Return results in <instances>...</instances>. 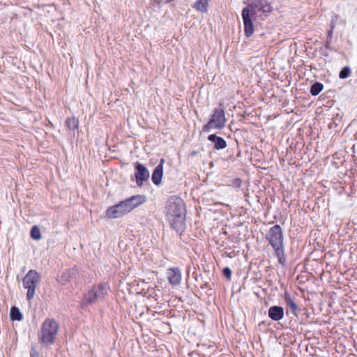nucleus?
Returning <instances> with one entry per match:
<instances>
[{
	"label": "nucleus",
	"mask_w": 357,
	"mask_h": 357,
	"mask_svg": "<svg viewBox=\"0 0 357 357\" xmlns=\"http://www.w3.org/2000/svg\"><path fill=\"white\" fill-rule=\"evenodd\" d=\"M166 216L172 227L181 234L185 229V207L181 199L171 197L165 204Z\"/></svg>",
	"instance_id": "nucleus-1"
},
{
	"label": "nucleus",
	"mask_w": 357,
	"mask_h": 357,
	"mask_svg": "<svg viewBox=\"0 0 357 357\" xmlns=\"http://www.w3.org/2000/svg\"><path fill=\"white\" fill-rule=\"evenodd\" d=\"M265 239L268 244L273 250L274 255L278 259V263L284 266L287 261V256L284 248V232L279 225H275L266 232Z\"/></svg>",
	"instance_id": "nucleus-2"
},
{
	"label": "nucleus",
	"mask_w": 357,
	"mask_h": 357,
	"mask_svg": "<svg viewBox=\"0 0 357 357\" xmlns=\"http://www.w3.org/2000/svg\"><path fill=\"white\" fill-rule=\"evenodd\" d=\"M146 202L144 195H137L109 207L106 211L107 216L110 219L119 218Z\"/></svg>",
	"instance_id": "nucleus-3"
},
{
	"label": "nucleus",
	"mask_w": 357,
	"mask_h": 357,
	"mask_svg": "<svg viewBox=\"0 0 357 357\" xmlns=\"http://www.w3.org/2000/svg\"><path fill=\"white\" fill-rule=\"evenodd\" d=\"M59 325L54 319H46L41 326L39 340L41 345L49 347L55 342Z\"/></svg>",
	"instance_id": "nucleus-4"
},
{
	"label": "nucleus",
	"mask_w": 357,
	"mask_h": 357,
	"mask_svg": "<svg viewBox=\"0 0 357 357\" xmlns=\"http://www.w3.org/2000/svg\"><path fill=\"white\" fill-rule=\"evenodd\" d=\"M226 123L225 109L220 105L219 107L213 109V114L207 123L203 126L202 131L209 132L211 129L222 130L225 127Z\"/></svg>",
	"instance_id": "nucleus-5"
},
{
	"label": "nucleus",
	"mask_w": 357,
	"mask_h": 357,
	"mask_svg": "<svg viewBox=\"0 0 357 357\" xmlns=\"http://www.w3.org/2000/svg\"><path fill=\"white\" fill-rule=\"evenodd\" d=\"M40 281V275L33 269L28 271L22 279V285L27 289L26 300L31 301L35 296L36 289Z\"/></svg>",
	"instance_id": "nucleus-6"
},
{
	"label": "nucleus",
	"mask_w": 357,
	"mask_h": 357,
	"mask_svg": "<svg viewBox=\"0 0 357 357\" xmlns=\"http://www.w3.org/2000/svg\"><path fill=\"white\" fill-rule=\"evenodd\" d=\"M257 15L255 10H250L249 7H245L242 10V18L244 25L245 37L250 38L254 33V24L252 18Z\"/></svg>",
	"instance_id": "nucleus-7"
},
{
	"label": "nucleus",
	"mask_w": 357,
	"mask_h": 357,
	"mask_svg": "<svg viewBox=\"0 0 357 357\" xmlns=\"http://www.w3.org/2000/svg\"><path fill=\"white\" fill-rule=\"evenodd\" d=\"M135 177L137 186H142L144 181H146L150 176L149 172L147 168L139 162L135 163Z\"/></svg>",
	"instance_id": "nucleus-8"
},
{
	"label": "nucleus",
	"mask_w": 357,
	"mask_h": 357,
	"mask_svg": "<svg viewBox=\"0 0 357 357\" xmlns=\"http://www.w3.org/2000/svg\"><path fill=\"white\" fill-rule=\"evenodd\" d=\"M167 275L169 284L172 286H176L181 283L182 274L178 267L168 268Z\"/></svg>",
	"instance_id": "nucleus-9"
},
{
	"label": "nucleus",
	"mask_w": 357,
	"mask_h": 357,
	"mask_svg": "<svg viewBox=\"0 0 357 357\" xmlns=\"http://www.w3.org/2000/svg\"><path fill=\"white\" fill-rule=\"evenodd\" d=\"M165 162V159L161 158L160 160L159 164L155 167L152 173L151 180L153 183L156 185H158L161 183L162 178L163 176V165Z\"/></svg>",
	"instance_id": "nucleus-10"
},
{
	"label": "nucleus",
	"mask_w": 357,
	"mask_h": 357,
	"mask_svg": "<svg viewBox=\"0 0 357 357\" xmlns=\"http://www.w3.org/2000/svg\"><path fill=\"white\" fill-rule=\"evenodd\" d=\"M284 301L290 312L296 317H298V312L300 311V308L295 302V299L287 291H285L284 294Z\"/></svg>",
	"instance_id": "nucleus-11"
},
{
	"label": "nucleus",
	"mask_w": 357,
	"mask_h": 357,
	"mask_svg": "<svg viewBox=\"0 0 357 357\" xmlns=\"http://www.w3.org/2000/svg\"><path fill=\"white\" fill-rule=\"evenodd\" d=\"M268 315L273 321H280L284 317V308L280 305H273L269 307Z\"/></svg>",
	"instance_id": "nucleus-12"
},
{
	"label": "nucleus",
	"mask_w": 357,
	"mask_h": 357,
	"mask_svg": "<svg viewBox=\"0 0 357 357\" xmlns=\"http://www.w3.org/2000/svg\"><path fill=\"white\" fill-rule=\"evenodd\" d=\"M207 139L213 144V149L215 150H222L227 147V142L216 134L209 135Z\"/></svg>",
	"instance_id": "nucleus-13"
},
{
	"label": "nucleus",
	"mask_w": 357,
	"mask_h": 357,
	"mask_svg": "<svg viewBox=\"0 0 357 357\" xmlns=\"http://www.w3.org/2000/svg\"><path fill=\"white\" fill-rule=\"evenodd\" d=\"M98 298H100L96 293V291L93 290V289L89 290L87 291L83 298L82 301V305H92L97 301Z\"/></svg>",
	"instance_id": "nucleus-14"
},
{
	"label": "nucleus",
	"mask_w": 357,
	"mask_h": 357,
	"mask_svg": "<svg viewBox=\"0 0 357 357\" xmlns=\"http://www.w3.org/2000/svg\"><path fill=\"white\" fill-rule=\"evenodd\" d=\"M93 289L96 291L100 298H104L107 294L109 285L107 283H100L98 286L93 287Z\"/></svg>",
	"instance_id": "nucleus-15"
},
{
	"label": "nucleus",
	"mask_w": 357,
	"mask_h": 357,
	"mask_svg": "<svg viewBox=\"0 0 357 357\" xmlns=\"http://www.w3.org/2000/svg\"><path fill=\"white\" fill-rule=\"evenodd\" d=\"M77 273V270L76 268H68L67 270H65L61 275V282H69L73 276L76 275Z\"/></svg>",
	"instance_id": "nucleus-16"
},
{
	"label": "nucleus",
	"mask_w": 357,
	"mask_h": 357,
	"mask_svg": "<svg viewBox=\"0 0 357 357\" xmlns=\"http://www.w3.org/2000/svg\"><path fill=\"white\" fill-rule=\"evenodd\" d=\"M10 319L12 321H21L23 315L17 307L13 306L10 310Z\"/></svg>",
	"instance_id": "nucleus-17"
},
{
	"label": "nucleus",
	"mask_w": 357,
	"mask_h": 357,
	"mask_svg": "<svg viewBox=\"0 0 357 357\" xmlns=\"http://www.w3.org/2000/svg\"><path fill=\"white\" fill-rule=\"evenodd\" d=\"M193 7L198 11L202 13H207L208 11V1L204 0H197Z\"/></svg>",
	"instance_id": "nucleus-18"
},
{
	"label": "nucleus",
	"mask_w": 357,
	"mask_h": 357,
	"mask_svg": "<svg viewBox=\"0 0 357 357\" xmlns=\"http://www.w3.org/2000/svg\"><path fill=\"white\" fill-rule=\"evenodd\" d=\"M65 124L69 130H74L78 128L79 120L75 116H73L72 118H67L65 121Z\"/></svg>",
	"instance_id": "nucleus-19"
},
{
	"label": "nucleus",
	"mask_w": 357,
	"mask_h": 357,
	"mask_svg": "<svg viewBox=\"0 0 357 357\" xmlns=\"http://www.w3.org/2000/svg\"><path fill=\"white\" fill-rule=\"evenodd\" d=\"M323 89V84L319 82H316L310 86V92L312 96H316L321 93Z\"/></svg>",
	"instance_id": "nucleus-20"
},
{
	"label": "nucleus",
	"mask_w": 357,
	"mask_h": 357,
	"mask_svg": "<svg viewBox=\"0 0 357 357\" xmlns=\"http://www.w3.org/2000/svg\"><path fill=\"white\" fill-rule=\"evenodd\" d=\"M30 236L34 240H40L41 238L40 230L37 225L32 227L30 231Z\"/></svg>",
	"instance_id": "nucleus-21"
},
{
	"label": "nucleus",
	"mask_w": 357,
	"mask_h": 357,
	"mask_svg": "<svg viewBox=\"0 0 357 357\" xmlns=\"http://www.w3.org/2000/svg\"><path fill=\"white\" fill-rule=\"evenodd\" d=\"M351 74V68L349 66H344L342 68L340 72L339 73V77L340 79H346L349 77Z\"/></svg>",
	"instance_id": "nucleus-22"
},
{
	"label": "nucleus",
	"mask_w": 357,
	"mask_h": 357,
	"mask_svg": "<svg viewBox=\"0 0 357 357\" xmlns=\"http://www.w3.org/2000/svg\"><path fill=\"white\" fill-rule=\"evenodd\" d=\"M241 184H242L241 178H234L233 180H231V184L229 185H231V187L236 188H239L241 186Z\"/></svg>",
	"instance_id": "nucleus-23"
},
{
	"label": "nucleus",
	"mask_w": 357,
	"mask_h": 357,
	"mask_svg": "<svg viewBox=\"0 0 357 357\" xmlns=\"http://www.w3.org/2000/svg\"><path fill=\"white\" fill-rule=\"evenodd\" d=\"M333 33L332 32V31H328L326 44H325V47L326 49H330V45L332 42V38H333Z\"/></svg>",
	"instance_id": "nucleus-24"
},
{
	"label": "nucleus",
	"mask_w": 357,
	"mask_h": 357,
	"mask_svg": "<svg viewBox=\"0 0 357 357\" xmlns=\"http://www.w3.org/2000/svg\"><path fill=\"white\" fill-rule=\"evenodd\" d=\"M231 270L229 267H225L222 269V275L227 279L230 280L231 277Z\"/></svg>",
	"instance_id": "nucleus-25"
},
{
	"label": "nucleus",
	"mask_w": 357,
	"mask_h": 357,
	"mask_svg": "<svg viewBox=\"0 0 357 357\" xmlns=\"http://www.w3.org/2000/svg\"><path fill=\"white\" fill-rule=\"evenodd\" d=\"M174 1V0H155V1L157 2L158 5H160V3H168Z\"/></svg>",
	"instance_id": "nucleus-26"
},
{
	"label": "nucleus",
	"mask_w": 357,
	"mask_h": 357,
	"mask_svg": "<svg viewBox=\"0 0 357 357\" xmlns=\"http://www.w3.org/2000/svg\"><path fill=\"white\" fill-rule=\"evenodd\" d=\"M335 27V20L333 19L331 22V24H330V30L329 31H332V32L333 33V31H334V29Z\"/></svg>",
	"instance_id": "nucleus-27"
},
{
	"label": "nucleus",
	"mask_w": 357,
	"mask_h": 357,
	"mask_svg": "<svg viewBox=\"0 0 357 357\" xmlns=\"http://www.w3.org/2000/svg\"><path fill=\"white\" fill-rule=\"evenodd\" d=\"M31 357H37L38 356V353L36 351L32 350L30 353Z\"/></svg>",
	"instance_id": "nucleus-28"
},
{
	"label": "nucleus",
	"mask_w": 357,
	"mask_h": 357,
	"mask_svg": "<svg viewBox=\"0 0 357 357\" xmlns=\"http://www.w3.org/2000/svg\"><path fill=\"white\" fill-rule=\"evenodd\" d=\"M209 285V283L206 282L204 284H203L202 286H201V289H204V288H206L208 287Z\"/></svg>",
	"instance_id": "nucleus-29"
},
{
	"label": "nucleus",
	"mask_w": 357,
	"mask_h": 357,
	"mask_svg": "<svg viewBox=\"0 0 357 357\" xmlns=\"http://www.w3.org/2000/svg\"><path fill=\"white\" fill-rule=\"evenodd\" d=\"M241 155V151H239L238 154H237V156L239 157Z\"/></svg>",
	"instance_id": "nucleus-30"
},
{
	"label": "nucleus",
	"mask_w": 357,
	"mask_h": 357,
	"mask_svg": "<svg viewBox=\"0 0 357 357\" xmlns=\"http://www.w3.org/2000/svg\"><path fill=\"white\" fill-rule=\"evenodd\" d=\"M229 158H230L231 160H234V158L232 156H229Z\"/></svg>",
	"instance_id": "nucleus-31"
}]
</instances>
